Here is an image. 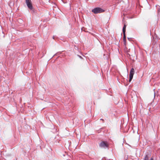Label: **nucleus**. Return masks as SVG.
I'll return each instance as SVG.
<instances>
[{"instance_id":"nucleus-1","label":"nucleus","mask_w":160,"mask_h":160,"mask_svg":"<svg viewBox=\"0 0 160 160\" xmlns=\"http://www.w3.org/2000/svg\"><path fill=\"white\" fill-rule=\"evenodd\" d=\"M92 12L95 14L103 12L104 10L100 7H97L92 10Z\"/></svg>"},{"instance_id":"nucleus-2","label":"nucleus","mask_w":160,"mask_h":160,"mask_svg":"<svg viewBox=\"0 0 160 160\" xmlns=\"http://www.w3.org/2000/svg\"><path fill=\"white\" fill-rule=\"evenodd\" d=\"M26 3L28 8L30 10L33 9L31 0H25Z\"/></svg>"},{"instance_id":"nucleus-3","label":"nucleus","mask_w":160,"mask_h":160,"mask_svg":"<svg viewBox=\"0 0 160 160\" xmlns=\"http://www.w3.org/2000/svg\"><path fill=\"white\" fill-rule=\"evenodd\" d=\"M99 146L102 148H106L108 147V145L106 142L102 141L100 143Z\"/></svg>"},{"instance_id":"nucleus-4","label":"nucleus","mask_w":160,"mask_h":160,"mask_svg":"<svg viewBox=\"0 0 160 160\" xmlns=\"http://www.w3.org/2000/svg\"><path fill=\"white\" fill-rule=\"evenodd\" d=\"M134 74V69L133 68H132L130 72L129 76H132L133 77V74Z\"/></svg>"},{"instance_id":"nucleus-5","label":"nucleus","mask_w":160,"mask_h":160,"mask_svg":"<svg viewBox=\"0 0 160 160\" xmlns=\"http://www.w3.org/2000/svg\"><path fill=\"white\" fill-rule=\"evenodd\" d=\"M126 25L125 24L124 26L122 28V32L123 33H125L126 32Z\"/></svg>"},{"instance_id":"nucleus-6","label":"nucleus","mask_w":160,"mask_h":160,"mask_svg":"<svg viewBox=\"0 0 160 160\" xmlns=\"http://www.w3.org/2000/svg\"><path fill=\"white\" fill-rule=\"evenodd\" d=\"M123 35H124L123 38V41H124V42H125L126 41V36H125V33H123Z\"/></svg>"},{"instance_id":"nucleus-7","label":"nucleus","mask_w":160,"mask_h":160,"mask_svg":"<svg viewBox=\"0 0 160 160\" xmlns=\"http://www.w3.org/2000/svg\"><path fill=\"white\" fill-rule=\"evenodd\" d=\"M144 160H148V156L147 155L145 156Z\"/></svg>"},{"instance_id":"nucleus-8","label":"nucleus","mask_w":160,"mask_h":160,"mask_svg":"<svg viewBox=\"0 0 160 160\" xmlns=\"http://www.w3.org/2000/svg\"><path fill=\"white\" fill-rule=\"evenodd\" d=\"M133 78L132 76H129V82H130Z\"/></svg>"},{"instance_id":"nucleus-9","label":"nucleus","mask_w":160,"mask_h":160,"mask_svg":"<svg viewBox=\"0 0 160 160\" xmlns=\"http://www.w3.org/2000/svg\"><path fill=\"white\" fill-rule=\"evenodd\" d=\"M78 57H79L80 58H82V57L81 56H79V55H78Z\"/></svg>"},{"instance_id":"nucleus-10","label":"nucleus","mask_w":160,"mask_h":160,"mask_svg":"<svg viewBox=\"0 0 160 160\" xmlns=\"http://www.w3.org/2000/svg\"><path fill=\"white\" fill-rule=\"evenodd\" d=\"M158 12H160V9H158Z\"/></svg>"},{"instance_id":"nucleus-11","label":"nucleus","mask_w":160,"mask_h":160,"mask_svg":"<svg viewBox=\"0 0 160 160\" xmlns=\"http://www.w3.org/2000/svg\"><path fill=\"white\" fill-rule=\"evenodd\" d=\"M100 120H102L103 121H104V120L103 119H100Z\"/></svg>"},{"instance_id":"nucleus-12","label":"nucleus","mask_w":160,"mask_h":160,"mask_svg":"<svg viewBox=\"0 0 160 160\" xmlns=\"http://www.w3.org/2000/svg\"><path fill=\"white\" fill-rule=\"evenodd\" d=\"M155 92H154V97H155Z\"/></svg>"},{"instance_id":"nucleus-13","label":"nucleus","mask_w":160,"mask_h":160,"mask_svg":"<svg viewBox=\"0 0 160 160\" xmlns=\"http://www.w3.org/2000/svg\"><path fill=\"white\" fill-rule=\"evenodd\" d=\"M150 160H152V158H151Z\"/></svg>"}]
</instances>
